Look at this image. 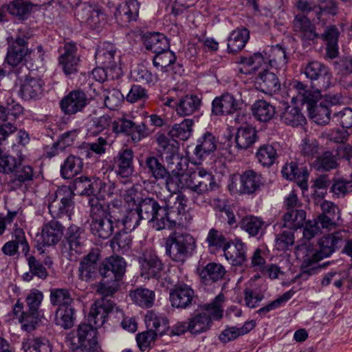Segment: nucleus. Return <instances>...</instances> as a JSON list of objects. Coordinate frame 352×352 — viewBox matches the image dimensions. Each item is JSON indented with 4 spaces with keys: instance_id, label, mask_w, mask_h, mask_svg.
Segmentation results:
<instances>
[{
    "instance_id": "61",
    "label": "nucleus",
    "mask_w": 352,
    "mask_h": 352,
    "mask_svg": "<svg viewBox=\"0 0 352 352\" xmlns=\"http://www.w3.org/2000/svg\"><path fill=\"white\" fill-rule=\"evenodd\" d=\"M175 60L176 56L175 53L168 49L156 53L153 58V64L155 67L160 68L162 72H168Z\"/></svg>"
},
{
    "instance_id": "22",
    "label": "nucleus",
    "mask_w": 352,
    "mask_h": 352,
    "mask_svg": "<svg viewBox=\"0 0 352 352\" xmlns=\"http://www.w3.org/2000/svg\"><path fill=\"white\" fill-rule=\"evenodd\" d=\"M78 347L87 352L99 351L97 330L91 325L81 323L77 329Z\"/></svg>"
},
{
    "instance_id": "60",
    "label": "nucleus",
    "mask_w": 352,
    "mask_h": 352,
    "mask_svg": "<svg viewBox=\"0 0 352 352\" xmlns=\"http://www.w3.org/2000/svg\"><path fill=\"white\" fill-rule=\"evenodd\" d=\"M50 301L52 306L67 307L72 305L74 300L70 292L66 288H52L50 289Z\"/></svg>"
},
{
    "instance_id": "54",
    "label": "nucleus",
    "mask_w": 352,
    "mask_h": 352,
    "mask_svg": "<svg viewBox=\"0 0 352 352\" xmlns=\"http://www.w3.org/2000/svg\"><path fill=\"white\" fill-rule=\"evenodd\" d=\"M206 243L210 252H215L220 250H224L229 245L225 235L216 228L209 230L206 239Z\"/></svg>"
},
{
    "instance_id": "64",
    "label": "nucleus",
    "mask_w": 352,
    "mask_h": 352,
    "mask_svg": "<svg viewBox=\"0 0 352 352\" xmlns=\"http://www.w3.org/2000/svg\"><path fill=\"white\" fill-rule=\"evenodd\" d=\"M240 63L248 67L246 72H243L241 69V72L244 73H251L266 66L267 64L266 56L261 53H255L250 57H242Z\"/></svg>"
},
{
    "instance_id": "58",
    "label": "nucleus",
    "mask_w": 352,
    "mask_h": 352,
    "mask_svg": "<svg viewBox=\"0 0 352 352\" xmlns=\"http://www.w3.org/2000/svg\"><path fill=\"white\" fill-rule=\"evenodd\" d=\"M156 142L157 151L162 156L168 155L172 159L175 157L178 149L177 141L164 133H160L157 135Z\"/></svg>"
},
{
    "instance_id": "11",
    "label": "nucleus",
    "mask_w": 352,
    "mask_h": 352,
    "mask_svg": "<svg viewBox=\"0 0 352 352\" xmlns=\"http://www.w3.org/2000/svg\"><path fill=\"white\" fill-rule=\"evenodd\" d=\"M133 157L131 148H122L114 157L113 164L109 166L111 171H114L122 184H131V177L134 172Z\"/></svg>"
},
{
    "instance_id": "2",
    "label": "nucleus",
    "mask_w": 352,
    "mask_h": 352,
    "mask_svg": "<svg viewBox=\"0 0 352 352\" xmlns=\"http://www.w3.org/2000/svg\"><path fill=\"white\" fill-rule=\"evenodd\" d=\"M346 236L345 230H338L321 238L318 242L319 250L302 261L300 276L307 278L308 276L316 274L319 269L318 266H316L317 263L329 257L336 249L341 247Z\"/></svg>"
},
{
    "instance_id": "27",
    "label": "nucleus",
    "mask_w": 352,
    "mask_h": 352,
    "mask_svg": "<svg viewBox=\"0 0 352 352\" xmlns=\"http://www.w3.org/2000/svg\"><path fill=\"white\" fill-rule=\"evenodd\" d=\"M142 219L148 222H160L163 206L153 198L146 197L142 199L135 208Z\"/></svg>"
},
{
    "instance_id": "37",
    "label": "nucleus",
    "mask_w": 352,
    "mask_h": 352,
    "mask_svg": "<svg viewBox=\"0 0 352 352\" xmlns=\"http://www.w3.org/2000/svg\"><path fill=\"white\" fill-rule=\"evenodd\" d=\"M246 245L241 240H236L233 245L229 243L223 250L224 256L232 265L239 266L247 260Z\"/></svg>"
},
{
    "instance_id": "55",
    "label": "nucleus",
    "mask_w": 352,
    "mask_h": 352,
    "mask_svg": "<svg viewBox=\"0 0 352 352\" xmlns=\"http://www.w3.org/2000/svg\"><path fill=\"white\" fill-rule=\"evenodd\" d=\"M253 116L261 122L270 121L275 114V107L263 100L256 101L252 107Z\"/></svg>"
},
{
    "instance_id": "3",
    "label": "nucleus",
    "mask_w": 352,
    "mask_h": 352,
    "mask_svg": "<svg viewBox=\"0 0 352 352\" xmlns=\"http://www.w3.org/2000/svg\"><path fill=\"white\" fill-rule=\"evenodd\" d=\"M225 296L222 294L217 295L213 301L203 306V310L190 314L188 318L190 333L197 335L208 331L212 323V318L219 320L223 316L222 303Z\"/></svg>"
},
{
    "instance_id": "21",
    "label": "nucleus",
    "mask_w": 352,
    "mask_h": 352,
    "mask_svg": "<svg viewBox=\"0 0 352 352\" xmlns=\"http://www.w3.org/2000/svg\"><path fill=\"white\" fill-rule=\"evenodd\" d=\"M95 59L97 65L116 72L120 68L118 65L120 56H116L115 47L109 43H102L98 45L95 52Z\"/></svg>"
},
{
    "instance_id": "51",
    "label": "nucleus",
    "mask_w": 352,
    "mask_h": 352,
    "mask_svg": "<svg viewBox=\"0 0 352 352\" xmlns=\"http://www.w3.org/2000/svg\"><path fill=\"white\" fill-rule=\"evenodd\" d=\"M144 168L148 174L157 181L164 179L168 174V170L162 160L155 156L146 157L144 160Z\"/></svg>"
},
{
    "instance_id": "31",
    "label": "nucleus",
    "mask_w": 352,
    "mask_h": 352,
    "mask_svg": "<svg viewBox=\"0 0 352 352\" xmlns=\"http://www.w3.org/2000/svg\"><path fill=\"white\" fill-rule=\"evenodd\" d=\"M140 4L137 0H129L126 3L119 5L115 12L117 22L121 25H126L128 23L136 21L139 14Z\"/></svg>"
},
{
    "instance_id": "17",
    "label": "nucleus",
    "mask_w": 352,
    "mask_h": 352,
    "mask_svg": "<svg viewBox=\"0 0 352 352\" xmlns=\"http://www.w3.org/2000/svg\"><path fill=\"white\" fill-rule=\"evenodd\" d=\"M86 241L84 229L75 226H70L66 231L63 245L71 256L81 254L85 248Z\"/></svg>"
},
{
    "instance_id": "23",
    "label": "nucleus",
    "mask_w": 352,
    "mask_h": 352,
    "mask_svg": "<svg viewBox=\"0 0 352 352\" xmlns=\"http://www.w3.org/2000/svg\"><path fill=\"white\" fill-rule=\"evenodd\" d=\"M58 58L59 65L65 75L77 73L80 58L77 55V47L74 43H66Z\"/></svg>"
},
{
    "instance_id": "57",
    "label": "nucleus",
    "mask_w": 352,
    "mask_h": 352,
    "mask_svg": "<svg viewBox=\"0 0 352 352\" xmlns=\"http://www.w3.org/2000/svg\"><path fill=\"white\" fill-rule=\"evenodd\" d=\"M74 192L76 191L80 195H91L96 192L95 178L94 181L87 177L80 176L76 177L71 186H69Z\"/></svg>"
},
{
    "instance_id": "32",
    "label": "nucleus",
    "mask_w": 352,
    "mask_h": 352,
    "mask_svg": "<svg viewBox=\"0 0 352 352\" xmlns=\"http://www.w3.org/2000/svg\"><path fill=\"white\" fill-rule=\"evenodd\" d=\"M44 85L40 78L27 77L21 86V96L26 100L38 99L43 94Z\"/></svg>"
},
{
    "instance_id": "7",
    "label": "nucleus",
    "mask_w": 352,
    "mask_h": 352,
    "mask_svg": "<svg viewBox=\"0 0 352 352\" xmlns=\"http://www.w3.org/2000/svg\"><path fill=\"white\" fill-rule=\"evenodd\" d=\"M75 193L67 186H62L50 194L47 198L48 209L53 218H60L64 215L69 217L74 208Z\"/></svg>"
},
{
    "instance_id": "50",
    "label": "nucleus",
    "mask_w": 352,
    "mask_h": 352,
    "mask_svg": "<svg viewBox=\"0 0 352 352\" xmlns=\"http://www.w3.org/2000/svg\"><path fill=\"white\" fill-rule=\"evenodd\" d=\"M250 37L248 29H236L232 32L228 39V50L230 52L236 53L241 50Z\"/></svg>"
},
{
    "instance_id": "41",
    "label": "nucleus",
    "mask_w": 352,
    "mask_h": 352,
    "mask_svg": "<svg viewBox=\"0 0 352 352\" xmlns=\"http://www.w3.org/2000/svg\"><path fill=\"white\" fill-rule=\"evenodd\" d=\"M256 80L261 91L265 94L272 95L280 90V83L278 77L267 69H264L262 72L258 74Z\"/></svg>"
},
{
    "instance_id": "63",
    "label": "nucleus",
    "mask_w": 352,
    "mask_h": 352,
    "mask_svg": "<svg viewBox=\"0 0 352 352\" xmlns=\"http://www.w3.org/2000/svg\"><path fill=\"white\" fill-rule=\"evenodd\" d=\"M193 124L194 122L192 119H184L179 124H175L169 133L172 138L186 140L192 134Z\"/></svg>"
},
{
    "instance_id": "34",
    "label": "nucleus",
    "mask_w": 352,
    "mask_h": 352,
    "mask_svg": "<svg viewBox=\"0 0 352 352\" xmlns=\"http://www.w3.org/2000/svg\"><path fill=\"white\" fill-rule=\"evenodd\" d=\"M197 270L201 279L206 283L222 280L226 273L224 266L215 262H210L204 267H199Z\"/></svg>"
},
{
    "instance_id": "33",
    "label": "nucleus",
    "mask_w": 352,
    "mask_h": 352,
    "mask_svg": "<svg viewBox=\"0 0 352 352\" xmlns=\"http://www.w3.org/2000/svg\"><path fill=\"white\" fill-rule=\"evenodd\" d=\"M281 173L287 179L296 181L301 188H307L309 173L306 167H299L296 162H291L283 167Z\"/></svg>"
},
{
    "instance_id": "20",
    "label": "nucleus",
    "mask_w": 352,
    "mask_h": 352,
    "mask_svg": "<svg viewBox=\"0 0 352 352\" xmlns=\"http://www.w3.org/2000/svg\"><path fill=\"white\" fill-rule=\"evenodd\" d=\"M241 105L239 100L229 93H225L212 100V114L216 116L231 115L236 113Z\"/></svg>"
},
{
    "instance_id": "43",
    "label": "nucleus",
    "mask_w": 352,
    "mask_h": 352,
    "mask_svg": "<svg viewBox=\"0 0 352 352\" xmlns=\"http://www.w3.org/2000/svg\"><path fill=\"white\" fill-rule=\"evenodd\" d=\"M257 131L252 126H240L235 135V142L239 149H247L257 140Z\"/></svg>"
},
{
    "instance_id": "36",
    "label": "nucleus",
    "mask_w": 352,
    "mask_h": 352,
    "mask_svg": "<svg viewBox=\"0 0 352 352\" xmlns=\"http://www.w3.org/2000/svg\"><path fill=\"white\" fill-rule=\"evenodd\" d=\"M262 177L253 170H247L240 175L239 191L241 194H252L260 189Z\"/></svg>"
},
{
    "instance_id": "6",
    "label": "nucleus",
    "mask_w": 352,
    "mask_h": 352,
    "mask_svg": "<svg viewBox=\"0 0 352 352\" xmlns=\"http://www.w3.org/2000/svg\"><path fill=\"white\" fill-rule=\"evenodd\" d=\"M190 185L191 186V192L194 193L193 202L198 206L206 204L205 195L206 194L219 188V185L212 173L201 167H197L192 172Z\"/></svg>"
},
{
    "instance_id": "38",
    "label": "nucleus",
    "mask_w": 352,
    "mask_h": 352,
    "mask_svg": "<svg viewBox=\"0 0 352 352\" xmlns=\"http://www.w3.org/2000/svg\"><path fill=\"white\" fill-rule=\"evenodd\" d=\"M263 53L266 56L267 64L272 68L280 69L284 68L287 63L286 51L280 45L267 47Z\"/></svg>"
},
{
    "instance_id": "56",
    "label": "nucleus",
    "mask_w": 352,
    "mask_h": 352,
    "mask_svg": "<svg viewBox=\"0 0 352 352\" xmlns=\"http://www.w3.org/2000/svg\"><path fill=\"white\" fill-rule=\"evenodd\" d=\"M75 309L72 305L57 308L55 313V323L64 329H69L74 324Z\"/></svg>"
},
{
    "instance_id": "5",
    "label": "nucleus",
    "mask_w": 352,
    "mask_h": 352,
    "mask_svg": "<svg viewBox=\"0 0 352 352\" xmlns=\"http://www.w3.org/2000/svg\"><path fill=\"white\" fill-rule=\"evenodd\" d=\"M187 199L182 193L177 194L175 201L172 206L166 204L163 206L160 222L156 223L157 230H162L166 228L169 229L176 227L185 226L188 221L186 212Z\"/></svg>"
},
{
    "instance_id": "10",
    "label": "nucleus",
    "mask_w": 352,
    "mask_h": 352,
    "mask_svg": "<svg viewBox=\"0 0 352 352\" xmlns=\"http://www.w3.org/2000/svg\"><path fill=\"white\" fill-rule=\"evenodd\" d=\"M302 73L311 80L312 87L327 90L332 85V74L324 64L313 60L303 68Z\"/></svg>"
},
{
    "instance_id": "35",
    "label": "nucleus",
    "mask_w": 352,
    "mask_h": 352,
    "mask_svg": "<svg viewBox=\"0 0 352 352\" xmlns=\"http://www.w3.org/2000/svg\"><path fill=\"white\" fill-rule=\"evenodd\" d=\"M146 329L162 336L169 328V321L166 316L154 311H148L144 317Z\"/></svg>"
},
{
    "instance_id": "14",
    "label": "nucleus",
    "mask_w": 352,
    "mask_h": 352,
    "mask_svg": "<svg viewBox=\"0 0 352 352\" xmlns=\"http://www.w3.org/2000/svg\"><path fill=\"white\" fill-rule=\"evenodd\" d=\"M100 253L98 249L91 250L80 261L78 267V278L80 280L89 282L94 280L100 273Z\"/></svg>"
},
{
    "instance_id": "12",
    "label": "nucleus",
    "mask_w": 352,
    "mask_h": 352,
    "mask_svg": "<svg viewBox=\"0 0 352 352\" xmlns=\"http://www.w3.org/2000/svg\"><path fill=\"white\" fill-rule=\"evenodd\" d=\"M292 29L295 34L301 39L303 45L318 43L320 34L316 32L315 25L307 16L296 14L292 22Z\"/></svg>"
},
{
    "instance_id": "40",
    "label": "nucleus",
    "mask_w": 352,
    "mask_h": 352,
    "mask_svg": "<svg viewBox=\"0 0 352 352\" xmlns=\"http://www.w3.org/2000/svg\"><path fill=\"white\" fill-rule=\"evenodd\" d=\"M144 44L146 50L156 54L170 48L167 37L159 32H148L144 34Z\"/></svg>"
},
{
    "instance_id": "24",
    "label": "nucleus",
    "mask_w": 352,
    "mask_h": 352,
    "mask_svg": "<svg viewBox=\"0 0 352 352\" xmlns=\"http://www.w3.org/2000/svg\"><path fill=\"white\" fill-rule=\"evenodd\" d=\"M126 263L122 257L110 256L100 264V274L102 278H111L120 281L125 273Z\"/></svg>"
},
{
    "instance_id": "29",
    "label": "nucleus",
    "mask_w": 352,
    "mask_h": 352,
    "mask_svg": "<svg viewBox=\"0 0 352 352\" xmlns=\"http://www.w3.org/2000/svg\"><path fill=\"white\" fill-rule=\"evenodd\" d=\"M0 102V120L2 121L7 120L9 117L15 119L23 113V107L14 100L9 91L1 94Z\"/></svg>"
},
{
    "instance_id": "47",
    "label": "nucleus",
    "mask_w": 352,
    "mask_h": 352,
    "mask_svg": "<svg viewBox=\"0 0 352 352\" xmlns=\"http://www.w3.org/2000/svg\"><path fill=\"white\" fill-rule=\"evenodd\" d=\"M278 146L276 144H264L259 146L256 157L259 164L263 167L269 168L276 161L278 155L277 153Z\"/></svg>"
},
{
    "instance_id": "39",
    "label": "nucleus",
    "mask_w": 352,
    "mask_h": 352,
    "mask_svg": "<svg viewBox=\"0 0 352 352\" xmlns=\"http://www.w3.org/2000/svg\"><path fill=\"white\" fill-rule=\"evenodd\" d=\"M201 106V100L196 95L182 96L176 104L177 113L180 116H190L197 112Z\"/></svg>"
},
{
    "instance_id": "46",
    "label": "nucleus",
    "mask_w": 352,
    "mask_h": 352,
    "mask_svg": "<svg viewBox=\"0 0 352 352\" xmlns=\"http://www.w3.org/2000/svg\"><path fill=\"white\" fill-rule=\"evenodd\" d=\"M339 166L338 157L331 151H327L318 155L312 163L317 171L329 172Z\"/></svg>"
},
{
    "instance_id": "18",
    "label": "nucleus",
    "mask_w": 352,
    "mask_h": 352,
    "mask_svg": "<svg viewBox=\"0 0 352 352\" xmlns=\"http://www.w3.org/2000/svg\"><path fill=\"white\" fill-rule=\"evenodd\" d=\"M115 304L111 300L100 298L95 301L88 316L89 324L96 330L106 322L108 314L113 309Z\"/></svg>"
},
{
    "instance_id": "19",
    "label": "nucleus",
    "mask_w": 352,
    "mask_h": 352,
    "mask_svg": "<svg viewBox=\"0 0 352 352\" xmlns=\"http://www.w3.org/2000/svg\"><path fill=\"white\" fill-rule=\"evenodd\" d=\"M141 276L144 278L159 279L164 270V265L159 257L153 252H146L139 258Z\"/></svg>"
},
{
    "instance_id": "28",
    "label": "nucleus",
    "mask_w": 352,
    "mask_h": 352,
    "mask_svg": "<svg viewBox=\"0 0 352 352\" xmlns=\"http://www.w3.org/2000/svg\"><path fill=\"white\" fill-rule=\"evenodd\" d=\"M218 143V138L212 133L206 131L197 139L193 153L197 159L202 160L217 150Z\"/></svg>"
},
{
    "instance_id": "25",
    "label": "nucleus",
    "mask_w": 352,
    "mask_h": 352,
    "mask_svg": "<svg viewBox=\"0 0 352 352\" xmlns=\"http://www.w3.org/2000/svg\"><path fill=\"white\" fill-rule=\"evenodd\" d=\"M13 175V178L10 180L8 184L12 190H16L25 188L34 180L35 172L32 166L25 164L20 160Z\"/></svg>"
},
{
    "instance_id": "8",
    "label": "nucleus",
    "mask_w": 352,
    "mask_h": 352,
    "mask_svg": "<svg viewBox=\"0 0 352 352\" xmlns=\"http://www.w3.org/2000/svg\"><path fill=\"white\" fill-rule=\"evenodd\" d=\"M111 130L117 135L124 134L131 137L133 142L135 143L148 137L150 133L145 122H135L125 114L111 120Z\"/></svg>"
},
{
    "instance_id": "1",
    "label": "nucleus",
    "mask_w": 352,
    "mask_h": 352,
    "mask_svg": "<svg viewBox=\"0 0 352 352\" xmlns=\"http://www.w3.org/2000/svg\"><path fill=\"white\" fill-rule=\"evenodd\" d=\"M89 205L91 218L89 224L91 232L95 236L102 239L109 238L115 232V229L118 230L115 222L120 208L113 203L105 205L97 197L90 198Z\"/></svg>"
},
{
    "instance_id": "30",
    "label": "nucleus",
    "mask_w": 352,
    "mask_h": 352,
    "mask_svg": "<svg viewBox=\"0 0 352 352\" xmlns=\"http://www.w3.org/2000/svg\"><path fill=\"white\" fill-rule=\"evenodd\" d=\"M64 226L56 220H52L43 224L41 232L42 241L44 245H56L62 239Z\"/></svg>"
},
{
    "instance_id": "45",
    "label": "nucleus",
    "mask_w": 352,
    "mask_h": 352,
    "mask_svg": "<svg viewBox=\"0 0 352 352\" xmlns=\"http://www.w3.org/2000/svg\"><path fill=\"white\" fill-rule=\"evenodd\" d=\"M142 219L136 209L129 210L122 217L117 214L115 223L118 230L128 233L134 230L139 226Z\"/></svg>"
},
{
    "instance_id": "52",
    "label": "nucleus",
    "mask_w": 352,
    "mask_h": 352,
    "mask_svg": "<svg viewBox=\"0 0 352 352\" xmlns=\"http://www.w3.org/2000/svg\"><path fill=\"white\" fill-rule=\"evenodd\" d=\"M306 219V212L302 209L289 210L283 216V226L289 230L301 228Z\"/></svg>"
},
{
    "instance_id": "48",
    "label": "nucleus",
    "mask_w": 352,
    "mask_h": 352,
    "mask_svg": "<svg viewBox=\"0 0 352 352\" xmlns=\"http://www.w3.org/2000/svg\"><path fill=\"white\" fill-rule=\"evenodd\" d=\"M129 296L133 303L145 309L151 307L155 298V292L144 287L130 291Z\"/></svg>"
},
{
    "instance_id": "42",
    "label": "nucleus",
    "mask_w": 352,
    "mask_h": 352,
    "mask_svg": "<svg viewBox=\"0 0 352 352\" xmlns=\"http://www.w3.org/2000/svg\"><path fill=\"white\" fill-rule=\"evenodd\" d=\"M239 226L241 230L251 236L262 234L267 227V224L261 217L254 215H247L243 217L239 223Z\"/></svg>"
},
{
    "instance_id": "13",
    "label": "nucleus",
    "mask_w": 352,
    "mask_h": 352,
    "mask_svg": "<svg viewBox=\"0 0 352 352\" xmlns=\"http://www.w3.org/2000/svg\"><path fill=\"white\" fill-rule=\"evenodd\" d=\"M169 298L172 307L186 309L196 302V295L192 288L182 282L174 285L170 290Z\"/></svg>"
},
{
    "instance_id": "9",
    "label": "nucleus",
    "mask_w": 352,
    "mask_h": 352,
    "mask_svg": "<svg viewBox=\"0 0 352 352\" xmlns=\"http://www.w3.org/2000/svg\"><path fill=\"white\" fill-rule=\"evenodd\" d=\"M30 37L27 27L20 28L14 39L12 37L8 40V47L6 60L12 67L18 65L22 62L27 54L28 40Z\"/></svg>"
},
{
    "instance_id": "59",
    "label": "nucleus",
    "mask_w": 352,
    "mask_h": 352,
    "mask_svg": "<svg viewBox=\"0 0 352 352\" xmlns=\"http://www.w3.org/2000/svg\"><path fill=\"white\" fill-rule=\"evenodd\" d=\"M95 186L96 192H98L103 197H110L113 195L121 194V190L118 188L116 183L109 179V175L107 176L104 175L102 179L96 177Z\"/></svg>"
},
{
    "instance_id": "49",
    "label": "nucleus",
    "mask_w": 352,
    "mask_h": 352,
    "mask_svg": "<svg viewBox=\"0 0 352 352\" xmlns=\"http://www.w3.org/2000/svg\"><path fill=\"white\" fill-rule=\"evenodd\" d=\"M280 121L292 126H302L306 123V118L299 108L294 106H287L280 114Z\"/></svg>"
},
{
    "instance_id": "4",
    "label": "nucleus",
    "mask_w": 352,
    "mask_h": 352,
    "mask_svg": "<svg viewBox=\"0 0 352 352\" xmlns=\"http://www.w3.org/2000/svg\"><path fill=\"white\" fill-rule=\"evenodd\" d=\"M196 241L190 234L173 232L166 239V254L176 263H184L196 250Z\"/></svg>"
},
{
    "instance_id": "16",
    "label": "nucleus",
    "mask_w": 352,
    "mask_h": 352,
    "mask_svg": "<svg viewBox=\"0 0 352 352\" xmlns=\"http://www.w3.org/2000/svg\"><path fill=\"white\" fill-rule=\"evenodd\" d=\"M13 314L25 331L34 330L43 318V311H32L25 309L24 305L19 300L13 307Z\"/></svg>"
},
{
    "instance_id": "15",
    "label": "nucleus",
    "mask_w": 352,
    "mask_h": 352,
    "mask_svg": "<svg viewBox=\"0 0 352 352\" xmlns=\"http://www.w3.org/2000/svg\"><path fill=\"white\" fill-rule=\"evenodd\" d=\"M88 103L87 94L82 90L77 89L64 96L60 101V107L64 114L72 116L82 111Z\"/></svg>"
},
{
    "instance_id": "62",
    "label": "nucleus",
    "mask_w": 352,
    "mask_h": 352,
    "mask_svg": "<svg viewBox=\"0 0 352 352\" xmlns=\"http://www.w3.org/2000/svg\"><path fill=\"white\" fill-rule=\"evenodd\" d=\"M132 76L135 81L147 85L148 86L155 85L159 80L158 75L151 72L144 65H138L132 72Z\"/></svg>"
},
{
    "instance_id": "53",
    "label": "nucleus",
    "mask_w": 352,
    "mask_h": 352,
    "mask_svg": "<svg viewBox=\"0 0 352 352\" xmlns=\"http://www.w3.org/2000/svg\"><path fill=\"white\" fill-rule=\"evenodd\" d=\"M36 5L25 0H13L6 6L7 11L20 19H28Z\"/></svg>"
},
{
    "instance_id": "26",
    "label": "nucleus",
    "mask_w": 352,
    "mask_h": 352,
    "mask_svg": "<svg viewBox=\"0 0 352 352\" xmlns=\"http://www.w3.org/2000/svg\"><path fill=\"white\" fill-rule=\"evenodd\" d=\"M76 15L81 22L86 23L91 29H98L104 20V15L97 6L87 3L80 5Z\"/></svg>"
},
{
    "instance_id": "44",
    "label": "nucleus",
    "mask_w": 352,
    "mask_h": 352,
    "mask_svg": "<svg viewBox=\"0 0 352 352\" xmlns=\"http://www.w3.org/2000/svg\"><path fill=\"white\" fill-rule=\"evenodd\" d=\"M82 159L69 155L60 166V175L63 179H72L81 173L83 168Z\"/></svg>"
}]
</instances>
